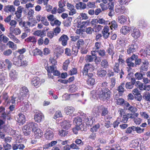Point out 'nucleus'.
Instances as JSON below:
<instances>
[{
  "label": "nucleus",
  "mask_w": 150,
  "mask_h": 150,
  "mask_svg": "<svg viewBox=\"0 0 150 150\" xmlns=\"http://www.w3.org/2000/svg\"><path fill=\"white\" fill-rule=\"evenodd\" d=\"M38 127V124L34 122H28L27 124L24 126L22 128V130L24 135H29L31 131H34Z\"/></svg>",
  "instance_id": "1"
},
{
  "label": "nucleus",
  "mask_w": 150,
  "mask_h": 150,
  "mask_svg": "<svg viewBox=\"0 0 150 150\" xmlns=\"http://www.w3.org/2000/svg\"><path fill=\"white\" fill-rule=\"evenodd\" d=\"M97 93H98L99 98L101 100H108L110 97L111 92L108 88H105L103 89H99Z\"/></svg>",
  "instance_id": "2"
},
{
  "label": "nucleus",
  "mask_w": 150,
  "mask_h": 150,
  "mask_svg": "<svg viewBox=\"0 0 150 150\" xmlns=\"http://www.w3.org/2000/svg\"><path fill=\"white\" fill-rule=\"evenodd\" d=\"M28 91L27 88L25 86L21 88L19 90V93L18 94V100L22 101L26 98V96L28 94Z\"/></svg>",
  "instance_id": "3"
},
{
  "label": "nucleus",
  "mask_w": 150,
  "mask_h": 150,
  "mask_svg": "<svg viewBox=\"0 0 150 150\" xmlns=\"http://www.w3.org/2000/svg\"><path fill=\"white\" fill-rule=\"evenodd\" d=\"M120 65L118 63L116 62L113 66L112 69L114 72L116 73H119L120 76V78L122 79L123 77V75H124L125 73L122 70H120Z\"/></svg>",
  "instance_id": "4"
},
{
  "label": "nucleus",
  "mask_w": 150,
  "mask_h": 150,
  "mask_svg": "<svg viewBox=\"0 0 150 150\" xmlns=\"http://www.w3.org/2000/svg\"><path fill=\"white\" fill-rule=\"evenodd\" d=\"M45 81L44 79L40 80V79L38 77H35L32 80L31 83L32 85L36 87L39 86L42 83H43Z\"/></svg>",
  "instance_id": "5"
},
{
  "label": "nucleus",
  "mask_w": 150,
  "mask_h": 150,
  "mask_svg": "<svg viewBox=\"0 0 150 150\" xmlns=\"http://www.w3.org/2000/svg\"><path fill=\"white\" fill-rule=\"evenodd\" d=\"M82 116H83L82 118L84 119L86 125L91 126L93 125L94 121H95V119L93 117L90 116L86 117V115L84 114H83Z\"/></svg>",
  "instance_id": "6"
},
{
  "label": "nucleus",
  "mask_w": 150,
  "mask_h": 150,
  "mask_svg": "<svg viewBox=\"0 0 150 150\" xmlns=\"http://www.w3.org/2000/svg\"><path fill=\"white\" fill-rule=\"evenodd\" d=\"M23 9L24 8L23 7L21 6H19L17 8V11L15 12V18L18 21H21L22 14Z\"/></svg>",
  "instance_id": "7"
},
{
  "label": "nucleus",
  "mask_w": 150,
  "mask_h": 150,
  "mask_svg": "<svg viewBox=\"0 0 150 150\" xmlns=\"http://www.w3.org/2000/svg\"><path fill=\"white\" fill-rule=\"evenodd\" d=\"M69 39V38L67 35L63 34L59 39L58 40L59 42H61L62 46H65L67 45Z\"/></svg>",
  "instance_id": "8"
},
{
  "label": "nucleus",
  "mask_w": 150,
  "mask_h": 150,
  "mask_svg": "<svg viewBox=\"0 0 150 150\" xmlns=\"http://www.w3.org/2000/svg\"><path fill=\"white\" fill-rule=\"evenodd\" d=\"M44 118V115L40 112H36L34 115L35 120L38 122H41Z\"/></svg>",
  "instance_id": "9"
},
{
  "label": "nucleus",
  "mask_w": 150,
  "mask_h": 150,
  "mask_svg": "<svg viewBox=\"0 0 150 150\" xmlns=\"http://www.w3.org/2000/svg\"><path fill=\"white\" fill-rule=\"evenodd\" d=\"M126 10L125 7L120 5H117L115 6V12L118 14H122L124 13Z\"/></svg>",
  "instance_id": "10"
},
{
  "label": "nucleus",
  "mask_w": 150,
  "mask_h": 150,
  "mask_svg": "<svg viewBox=\"0 0 150 150\" xmlns=\"http://www.w3.org/2000/svg\"><path fill=\"white\" fill-rule=\"evenodd\" d=\"M103 105H95L92 110V112L96 114V116L98 115L101 112V110Z\"/></svg>",
  "instance_id": "11"
},
{
  "label": "nucleus",
  "mask_w": 150,
  "mask_h": 150,
  "mask_svg": "<svg viewBox=\"0 0 150 150\" xmlns=\"http://www.w3.org/2000/svg\"><path fill=\"white\" fill-rule=\"evenodd\" d=\"M137 47V46L135 44L129 45L127 49V54H129L135 52L136 51Z\"/></svg>",
  "instance_id": "12"
},
{
  "label": "nucleus",
  "mask_w": 150,
  "mask_h": 150,
  "mask_svg": "<svg viewBox=\"0 0 150 150\" xmlns=\"http://www.w3.org/2000/svg\"><path fill=\"white\" fill-rule=\"evenodd\" d=\"M109 28L108 26L105 25L104 26L102 31V34L103 37L105 39H107L110 33L109 32Z\"/></svg>",
  "instance_id": "13"
},
{
  "label": "nucleus",
  "mask_w": 150,
  "mask_h": 150,
  "mask_svg": "<svg viewBox=\"0 0 150 150\" xmlns=\"http://www.w3.org/2000/svg\"><path fill=\"white\" fill-rule=\"evenodd\" d=\"M38 126L35 129L34 131H33L34 133V136L35 138L38 139L40 138L43 135V132L41 131V129L38 128Z\"/></svg>",
  "instance_id": "14"
},
{
  "label": "nucleus",
  "mask_w": 150,
  "mask_h": 150,
  "mask_svg": "<svg viewBox=\"0 0 150 150\" xmlns=\"http://www.w3.org/2000/svg\"><path fill=\"white\" fill-rule=\"evenodd\" d=\"M131 30V28L127 26H123L120 29V32L122 34L125 35L129 33Z\"/></svg>",
  "instance_id": "15"
},
{
  "label": "nucleus",
  "mask_w": 150,
  "mask_h": 150,
  "mask_svg": "<svg viewBox=\"0 0 150 150\" xmlns=\"http://www.w3.org/2000/svg\"><path fill=\"white\" fill-rule=\"evenodd\" d=\"M140 32L139 29L134 28L132 32L131 35L134 38H137L140 36Z\"/></svg>",
  "instance_id": "16"
},
{
  "label": "nucleus",
  "mask_w": 150,
  "mask_h": 150,
  "mask_svg": "<svg viewBox=\"0 0 150 150\" xmlns=\"http://www.w3.org/2000/svg\"><path fill=\"white\" fill-rule=\"evenodd\" d=\"M61 125L62 127L67 129L71 127V122L69 120H64L62 122Z\"/></svg>",
  "instance_id": "17"
},
{
  "label": "nucleus",
  "mask_w": 150,
  "mask_h": 150,
  "mask_svg": "<svg viewBox=\"0 0 150 150\" xmlns=\"http://www.w3.org/2000/svg\"><path fill=\"white\" fill-rule=\"evenodd\" d=\"M79 84L78 83H75L74 84L71 85L69 89V91L71 92L76 91L79 87Z\"/></svg>",
  "instance_id": "18"
},
{
  "label": "nucleus",
  "mask_w": 150,
  "mask_h": 150,
  "mask_svg": "<svg viewBox=\"0 0 150 150\" xmlns=\"http://www.w3.org/2000/svg\"><path fill=\"white\" fill-rule=\"evenodd\" d=\"M106 74V71L101 68L98 69L97 71V75L98 76L101 77H105Z\"/></svg>",
  "instance_id": "19"
},
{
  "label": "nucleus",
  "mask_w": 150,
  "mask_h": 150,
  "mask_svg": "<svg viewBox=\"0 0 150 150\" xmlns=\"http://www.w3.org/2000/svg\"><path fill=\"white\" fill-rule=\"evenodd\" d=\"M4 10L6 12H13L15 11V8L13 5H7L5 7Z\"/></svg>",
  "instance_id": "20"
},
{
  "label": "nucleus",
  "mask_w": 150,
  "mask_h": 150,
  "mask_svg": "<svg viewBox=\"0 0 150 150\" xmlns=\"http://www.w3.org/2000/svg\"><path fill=\"white\" fill-rule=\"evenodd\" d=\"M125 86V83L123 82L122 83L117 87V90L120 94H122L125 91V90L124 88Z\"/></svg>",
  "instance_id": "21"
},
{
  "label": "nucleus",
  "mask_w": 150,
  "mask_h": 150,
  "mask_svg": "<svg viewBox=\"0 0 150 150\" xmlns=\"http://www.w3.org/2000/svg\"><path fill=\"white\" fill-rule=\"evenodd\" d=\"M20 105L21 111L23 112H26L29 107V104L26 103H25L23 102L21 103Z\"/></svg>",
  "instance_id": "22"
},
{
  "label": "nucleus",
  "mask_w": 150,
  "mask_h": 150,
  "mask_svg": "<svg viewBox=\"0 0 150 150\" xmlns=\"http://www.w3.org/2000/svg\"><path fill=\"white\" fill-rule=\"evenodd\" d=\"M25 147L24 145L22 144L15 143L12 144V148L13 150H16L18 149L22 150Z\"/></svg>",
  "instance_id": "23"
},
{
  "label": "nucleus",
  "mask_w": 150,
  "mask_h": 150,
  "mask_svg": "<svg viewBox=\"0 0 150 150\" xmlns=\"http://www.w3.org/2000/svg\"><path fill=\"white\" fill-rule=\"evenodd\" d=\"M75 110L74 108L72 106H67L64 109V111L67 115H70L73 113Z\"/></svg>",
  "instance_id": "24"
},
{
  "label": "nucleus",
  "mask_w": 150,
  "mask_h": 150,
  "mask_svg": "<svg viewBox=\"0 0 150 150\" xmlns=\"http://www.w3.org/2000/svg\"><path fill=\"white\" fill-rule=\"evenodd\" d=\"M125 105L127 107V109L132 112H135L137 111V109L136 107L131 106L128 102L125 103Z\"/></svg>",
  "instance_id": "25"
},
{
  "label": "nucleus",
  "mask_w": 150,
  "mask_h": 150,
  "mask_svg": "<svg viewBox=\"0 0 150 150\" xmlns=\"http://www.w3.org/2000/svg\"><path fill=\"white\" fill-rule=\"evenodd\" d=\"M117 19L119 23L122 24H125L127 20V17L124 16H119Z\"/></svg>",
  "instance_id": "26"
},
{
  "label": "nucleus",
  "mask_w": 150,
  "mask_h": 150,
  "mask_svg": "<svg viewBox=\"0 0 150 150\" xmlns=\"http://www.w3.org/2000/svg\"><path fill=\"white\" fill-rule=\"evenodd\" d=\"M86 4L82 2H79L76 4L75 7L77 9H83L86 8Z\"/></svg>",
  "instance_id": "27"
},
{
  "label": "nucleus",
  "mask_w": 150,
  "mask_h": 150,
  "mask_svg": "<svg viewBox=\"0 0 150 150\" xmlns=\"http://www.w3.org/2000/svg\"><path fill=\"white\" fill-rule=\"evenodd\" d=\"M7 74L5 72H3L0 74V84L2 85L4 83Z\"/></svg>",
  "instance_id": "28"
},
{
  "label": "nucleus",
  "mask_w": 150,
  "mask_h": 150,
  "mask_svg": "<svg viewBox=\"0 0 150 150\" xmlns=\"http://www.w3.org/2000/svg\"><path fill=\"white\" fill-rule=\"evenodd\" d=\"M92 51V55H87L86 57L85 60L86 62H92L94 60L96 57V56L94 55Z\"/></svg>",
  "instance_id": "29"
},
{
  "label": "nucleus",
  "mask_w": 150,
  "mask_h": 150,
  "mask_svg": "<svg viewBox=\"0 0 150 150\" xmlns=\"http://www.w3.org/2000/svg\"><path fill=\"white\" fill-rule=\"evenodd\" d=\"M53 136V133L51 130L47 131L45 134V138L48 139H52Z\"/></svg>",
  "instance_id": "30"
},
{
  "label": "nucleus",
  "mask_w": 150,
  "mask_h": 150,
  "mask_svg": "<svg viewBox=\"0 0 150 150\" xmlns=\"http://www.w3.org/2000/svg\"><path fill=\"white\" fill-rule=\"evenodd\" d=\"M18 122L23 124L25 122V117L24 115L21 113H20L18 115Z\"/></svg>",
  "instance_id": "31"
},
{
  "label": "nucleus",
  "mask_w": 150,
  "mask_h": 150,
  "mask_svg": "<svg viewBox=\"0 0 150 150\" xmlns=\"http://www.w3.org/2000/svg\"><path fill=\"white\" fill-rule=\"evenodd\" d=\"M33 34L35 35L40 36L42 38L45 36L46 33H45L44 30H38L35 31Z\"/></svg>",
  "instance_id": "32"
},
{
  "label": "nucleus",
  "mask_w": 150,
  "mask_h": 150,
  "mask_svg": "<svg viewBox=\"0 0 150 150\" xmlns=\"http://www.w3.org/2000/svg\"><path fill=\"white\" fill-rule=\"evenodd\" d=\"M9 32L13 33L16 35H19L21 33V31L20 28L17 27L14 28H13L11 27L10 28V30H9Z\"/></svg>",
  "instance_id": "33"
},
{
  "label": "nucleus",
  "mask_w": 150,
  "mask_h": 150,
  "mask_svg": "<svg viewBox=\"0 0 150 150\" xmlns=\"http://www.w3.org/2000/svg\"><path fill=\"white\" fill-rule=\"evenodd\" d=\"M132 93L134 95H137L138 96V98L137 100L140 101L141 100L142 96L140 94V91L137 88L134 89L132 91Z\"/></svg>",
  "instance_id": "34"
},
{
  "label": "nucleus",
  "mask_w": 150,
  "mask_h": 150,
  "mask_svg": "<svg viewBox=\"0 0 150 150\" xmlns=\"http://www.w3.org/2000/svg\"><path fill=\"white\" fill-rule=\"evenodd\" d=\"M97 23L102 25H106L110 23L109 21L105 20L103 18H98V19Z\"/></svg>",
  "instance_id": "35"
},
{
  "label": "nucleus",
  "mask_w": 150,
  "mask_h": 150,
  "mask_svg": "<svg viewBox=\"0 0 150 150\" xmlns=\"http://www.w3.org/2000/svg\"><path fill=\"white\" fill-rule=\"evenodd\" d=\"M100 65L103 68L106 69L108 68L109 64L107 59H103L100 62Z\"/></svg>",
  "instance_id": "36"
},
{
  "label": "nucleus",
  "mask_w": 150,
  "mask_h": 150,
  "mask_svg": "<svg viewBox=\"0 0 150 150\" xmlns=\"http://www.w3.org/2000/svg\"><path fill=\"white\" fill-rule=\"evenodd\" d=\"M25 41L27 42H32L33 43H35L37 42L34 36L29 37L25 39Z\"/></svg>",
  "instance_id": "37"
},
{
  "label": "nucleus",
  "mask_w": 150,
  "mask_h": 150,
  "mask_svg": "<svg viewBox=\"0 0 150 150\" xmlns=\"http://www.w3.org/2000/svg\"><path fill=\"white\" fill-rule=\"evenodd\" d=\"M109 23H110L108 24L110 25V27L111 30H113V29L116 30L117 28L118 25L115 21H113L110 22H109Z\"/></svg>",
  "instance_id": "38"
},
{
  "label": "nucleus",
  "mask_w": 150,
  "mask_h": 150,
  "mask_svg": "<svg viewBox=\"0 0 150 150\" xmlns=\"http://www.w3.org/2000/svg\"><path fill=\"white\" fill-rule=\"evenodd\" d=\"M82 121V119L81 117H77L74 118L73 122L74 123L76 124V126H79L81 124Z\"/></svg>",
  "instance_id": "39"
},
{
  "label": "nucleus",
  "mask_w": 150,
  "mask_h": 150,
  "mask_svg": "<svg viewBox=\"0 0 150 150\" xmlns=\"http://www.w3.org/2000/svg\"><path fill=\"white\" fill-rule=\"evenodd\" d=\"M108 113L107 108L105 107L104 106H102L101 109V115L102 116H105L108 114Z\"/></svg>",
  "instance_id": "40"
},
{
  "label": "nucleus",
  "mask_w": 150,
  "mask_h": 150,
  "mask_svg": "<svg viewBox=\"0 0 150 150\" xmlns=\"http://www.w3.org/2000/svg\"><path fill=\"white\" fill-rule=\"evenodd\" d=\"M10 76L13 80L15 79L17 77V74L14 70H12L9 74Z\"/></svg>",
  "instance_id": "41"
},
{
  "label": "nucleus",
  "mask_w": 150,
  "mask_h": 150,
  "mask_svg": "<svg viewBox=\"0 0 150 150\" xmlns=\"http://www.w3.org/2000/svg\"><path fill=\"white\" fill-rule=\"evenodd\" d=\"M44 66L47 71H52L54 70V67L53 65L48 66V62L47 61L44 64Z\"/></svg>",
  "instance_id": "42"
},
{
  "label": "nucleus",
  "mask_w": 150,
  "mask_h": 150,
  "mask_svg": "<svg viewBox=\"0 0 150 150\" xmlns=\"http://www.w3.org/2000/svg\"><path fill=\"white\" fill-rule=\"evenodd\" d=\"M18 95L17 94H14L12 97L9 98L8 100L7 101V104H9L11 103L12 104L15 103L14 99H16Z\"/></svg>",
  "instance_id": "43"
},
{
  "label": "nucleus",
  "mask_w": 150,
  "mask_h": 150,
  "mask_svg": "<svg viewBox=\"0 0 150 150\" xmlns=\"http://www.w3.org/2000/svg\"><path fill=\"white\" fill-rule=\"evenodd\" d=\"M90 21L89 20H87L85 21L80 22L79 23L80 28H83L88 25L89 24Z\"/></svg>",
  "instance_id": "44"
},
{
  "label": "nucleus",
  "mask_w": 150,
  "mask_h": 150,
  "mask_svg": "<svg viewBox=\"0 0 150 150\" xmlns=\"http://www.w3.org/2000/svg\"><path fill=\"white\" fill-rule=\"evenodd\" d=\"M114 99L117 105H121L125 103V100L122 98H118L117 97H115Z\"/></svg>",
  "instance_id": "45"
},
{
  "label": "nucleus",
  "mask_w": 150,
  "mask_h": 150,
  "mask_svg": "<svg viewBox=\"0 0 150 150\" xmlns=\"http://www.w3.org/2000/svg\"><path fill=\"white\" fill-rule=\"evenodd\" d=\"M6 45L8 46L9 48L12 49L13 50H16L17 48L16 45L14 44V43L12 41H9L7 44Z\"/></svg>",
  "instance_id": "46"
},
{
  "label": "nucleus",
  "mask_w": 150,
  "mask_h": 150,
  "mask_svg": "<svg viewBox=\"0 0 150 150\" xmlns=\"http://www.w3.org/2000/svg\"><path fill=\"white\" fill-rule=\"evenodd\" d=\"M101 47V43L99 42H96L95 43V46L93 48L92 52H93L98 51Z\"/></svg>",
  "instance_id": "47"
},
{
  "label": "nucleus",
  "mask_w": 150,
  "mask_h": 150,
  "mask_svg": "<svg viewBox=\"0 0 150 150\" xmlns=\"http://www.w3.org/2000/svg\"><path fill=\"white\" fill-rule=\"evenodd\" d=\"M116 83V80L114 77L112 78L111 79L110 83V86L108 87L109 89L111 90L115 86Z\"/></svg>",
  "instance_id": "48"
},
{
  "label": "nucleus",
  "mask_w": 150,
  "mask_h": 150,
  "mask_svg": "<svg viewBox=\"0 0 150 150\" xmlns=\"http://www.w3.org/2000/svg\"><path fill=\"white\" fill-rule=\"evenodd\" d=\"M126 62L127 65L129 68H131L134 66L136 67L134 63L132 62L133 61L131 60V59H127L126 60Z\"/></svg>",
  "instance_id": "49"
},
{
  "label": "nucleus",
  "mask_w": 150,
  "mask_h": 150,
  "mask_svg": "<svg viewBox=\"0 0 150 150\" xmlns=\"http://www.w3.org/2000/svg\"><path fill=\"white\" fill-rule=\"evenodd\" d=\"M79 96V93H76V94H66L64 96H67L68 98H67V99H68V98L70 97L71 98V99H73V98H77Z\"/></svg>",
  "instance_id": "50"
},
{
  "label": "nucleus",
  "mask_w": 150,
  "mask_h": 150,
  "mask_svg": "<svg viewBox=\"0 0 150 150\" xmlns=\"http://www.w3.org/2000/svg\"><path fill=\"white\" fill-rule=\"evenodd\" d=\"M100 127V125L99 123H97L93 126L90 129V130L91 132H96L98 130Z\"/></svg>",
  "instance_id": "51"
},
{
  "label": "nucleus",
  "mask_w": 150,
  "mask_h": 150,
  "mask_svg": "<svg viewBox=\"0 0 150 150\" xmlns=\"http://www.w3.org/2000/svg\"><path fill=\"white\" fill-rule=\"evenodd\" d=\"M87 82V84L90 86L94 85L96 83L95 80L94 78H89Z\"/></svg>",
  "instance_id": "52"
},
{
  "label": "nucleus",
  "mask_w": 150,
  "mask_h": 150,
  "mask_svg": "<svg viewBox=\"0 0 150 150\" xmlns=\"http://www.w3.org/2000/svg\"><path fill=\"white\" fill-rule=\"evenodd\" d=\"M139 145V142L136 140H133L130 144V147L133 148H136Z\"/></svg>",
  "instance_id": "53"
},
{
  "label": "nucleus",
  "mask_w": 150,
  "mask_h": 150,
  "mask_svg": "<svg viewBox=\"0 0 150 150\" xmlns=\"http://www.w3.org/2000/svg\"><path fill=\"white\" fill-rule=\"evenodd\" d=\"M143 97L147 101L150 102V93L148 92H145L143 93Z\"/></svg>",
  "instance_id": "54"
},
{
  "label": "nucleus",
  "mask_w": 150,
  "mask_h": 150,
  "mask_svg": "<svg viewBox=\"0 0 150 150\" xmlns=\"http://www.w3.org/2000/svg\"><path fill=\"white\" fill-rule=\"evenodd\" d=\"M4 62V64L7 66L8 69L10 70L12 65L11 62L8 59H5Z\"/></svg>",
  "instance_id": "55"
},
{
  "label": "nucleus",
  "mask_w": 150,
  "mask_h": 150,
  "mask_svg": "<svg viewBox=\"0 0 150 150\" xmlns=\"http://www.w3.org/2000/svg\"><path fill=\"white\" fill-rule=\"evenodd\" d=\"M98 91V90L97 91H92L91 92V94L92 98L95 99L99 97L98 93H97Z\"/></svg>",
  "instance_id": "56"
},
{
  "label": "nucleus",
  "mask_w": 150,
  "mask_h": 150,
  "mask_svg": "<svg viewBox=\"0 0 150 150\" xmlns=\"http://www.w3.org/2000/svg\"><path fill=\"white\" fill-rule=\"evenodd\" d=\"M21 58L20 56L16 59V61L14 59L13 61V64L18 66H21Z\"/></svg>",
  "instance_id": "57"
},
{
  "label": "nucleus",
  "mask_w": 150,
  "mask_h": 150,
  "mask_svg": "<svg viewBox=\"0 0 150 150\" xmlns=\"http://www.w3.org/2000/svg\"><path fill=\"white\" fill-rule=\"evenodd\" d=\"M135 78L138 80L142 79L143 77V74L139 72H137L134 74Z\"/></svg>",
  "instance_id": "58"
},
{
  "label": "nucleus",
  "mask_w": 150,
  "mask_h": 150,
  "mask_svg": "<svg viewBox=\"0 0 150 150\" xmlns=\"http://www.w3.org/2000/svg\"><path fill=\"white\" fill-rule=\"evenodd\" d=\"M113 49V47L111 46V45L110 44L109 45V47L107 50V52L109 54L113 56L114 54Z\"/></svg>",
  "instance_id": "59"
},
{
  "label": "nucleus",
  "mask_w": 150,
  "mask_h": 150,
  "mask_svg": "<svg viewBox=\"0 0 150 150\" xmlns=\"http://www.w3.org/2000/svg\"><path fill=\"white\" fill-rule=\"evenodd\" d=\"M84 45V42L83 40L80 39L76 42V46L79 49L81 48Z\"/></svg>",
  "instance_id": "60"
},
{
  "label": "nucleus",
  "mask_w": 150,
  "mask_h": 150,
  "mask_svg": "<svg viewBox=\"0 0 150 150\" xmlns=\"http://www.w3.org/2000/svg\"><path fill=\"white\" fill-rule=\"evenodd\" d=\"M62 115L61 112L60 110H57L56 112L54 115L53 117V118L55 119L59 117H62Z\"/></svg>",
  "instance_id": "61"
},
{
  "label": "nucleus",
  "mask_w": 150,
  "mask_h": 150,
  "mask_svg": "<svg viewBox=\"0 0 150 150\" xmlns=\"http://www.w3.org/2000/svg\"><path fill=\"white\" fill-rule=\"evenodd\" d=\"M68 134V132L66 130L61 129L59 131V134L62 137H64L67 136Z\"/></svg>",
  "instance_id": "62"
},
{
  "label": "nucleus",
  "mask_w": 150,
  "mask_h": 150,
  "mask_svg": "<svg viewBox=\"0 0 150 150\" xmlns=\"http://www.w3.org/2000/svg\"><path fill=\"white\" fill-rule=\"evenodd\" d=\"M87 6L90 8H94L96 7L95 2H88L87 4Z\"/></svg>",
  "instance_id": "63"
},
{
  "label": "nucleus",
  "mask_w": 150,
  "mask_h": 150,
  "mask_svg": "<svg viewBox=\"0 0 150 150\" xmlns=\"http://www.w3.org/2000/svg\"><path fill=\"white\" fill-rule=\"evenodd\" d=\"M12 53V50L10 49H8L4 51L3 52V54L5 56H9Z\"/></svg>",
  "instance_id": "64"
}]
</instances>
